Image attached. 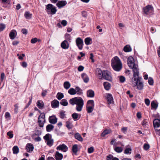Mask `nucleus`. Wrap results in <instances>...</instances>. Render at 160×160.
<instances>
[{
	"instance_id": "obj_1",
	"label": "nucleus",
	"mask_w": 160,
	"mask_h": 160,
	"mask_svg": "<svg viewBox=\"0 0 160 160\" xmlns=\"http://www.w3.org/2000/svg\"><path fill=\"white\" fill-rule=\"evenodd\" d=\"M69 103L72 105H76V109L78 112L82 110L84 105V101L82 98L80 97H76L70 99Z\"/></svg>"
},
{
	"instance_id": "obj_2",
	"label": "nucleus",
	"mask_w": 160,
	"mask_h": 160,
	"mask_svg": "<svg viewBox=\"0 0 160 160\" xmlns=\"http://www.w3.org/2000/svg\"><path fill=\"white\" fill-rule=\"evenodd\" d=\"M111 66L113 69L117 72H119L122 68L121 62L117 56L115 57L112 59Z\"/></svg>"
},
{
	"instance_id": "obj_3",
	"label": "nucleus",
	"mask_w": 160,
	"mask_h": 160,
	"mask_svg": "<svg viewBox=\"0 0 160 160\" xmlns=\"http://www.w3.org/2000/svg\"><path fill=\"white\" fill-rule=\"evenodd\" d=\"M97 76L99 79L102 78L110 81V76L109 72L107 71H102L99 68L97 69Z\"/></svg>"
},
{
	"instance_id": "obj_4",
	"label": "nucleus",
	"mask_w": 160,
	"mask_h": 160,
	"mask_svg": "<svg viewBox=\"0 0 160 160\" xmlns=\"http://www.w3.org/2000/svg\"><path fill=\"white\" fill-rule=\"evenodd\" d=\"M45 10L48 14L54 15L57 11L56 8L52 4H48L45 6Z\"/></svg>"
},
{
	"instance_id": "obj_5",
	"label": "nucleus",
	"mask_w": 160,
	"mask_h": 160,
	"mask_svg": "<svg viewBox=\"0 0 160 160\" xmlns=\"http://www.w3.org/2000/svg\"><path fill=\"white\" fill-rule=\"evenodd\" d=\"M143 10L144 13L147 15H151L153 13V8L151 5H147L143 8Z\"/></svg>"
},
{
	"instance_id": "obj_6",
	"label": "nucleus",
	"mask_w": 160,
	"mask_h": 160,
	"mask_svg": "<svg viewBox=\"0 0 160 160\" xmlns=\"http://www.w3.org/2000/svg\"><path fill=\"white\" fill-rule=\"evenodd\" d=\"M45 122V114L43 112L41 113L38 118V123L39 126L41 128L43 127Z\"/></svg>"
},
{
	"instance_id": "obj_7",
	"label": "nucleus",
	"mask_w": 160,
	"mask_h": 160,
	"mask_svg": "<svg viewBox=\"0 0 160 160\" xmlns=\"http://www.w3.org/2000/svg\"><path fill=\"white\" fill-rule=\"evenodd\" d=\"M76 45L80 50H82L83 48V40L80 38L78 37L76 40Z\"/></svg>"
},
{
	"instance_id": "obj_8",
	"label": "nucleus",
	"mask_w": 160,
	"mask_h": 160,
	"mask_svg": "<svg viewBox=\"0 0 160 160\" xmlns=\"http://www.w3.org/2000/svg\"><path fill=\"white\" fill-rule=\"evenodd\" d=\"M48 121L50 123L54 124L57 122L58 118L55 115H53L49 117Z\"/></svg>"
},
{
	"instance_id": "obj_9",
	"label": "nucleus",
	"mask_w": 160,
	"mask_h": 160,
	"mask_svg": "<svg viewBox=\"0 0 160 160\" xmlns=\"http://www.w3.org/2000/svg\"><path fill=\"white\" fill-rule=\"evenodd\" d=\"M56 149L57 150H61L62 151L65 152L68 150V148L65 144H62L58 146Z\"/></svg>"
},
{
	"instance_id": "obj_10",
	"label": "nucleus",
	"mask_w": 160,
	"mask_h": 160,
	"mask_svg": "<svg viewBox=\"0 0 160 160\" xmlns=\"http://www.w3.org/2000/svg\"><path fill=\"white\" fill-rule=\"evenodd\" d=\"M141 79V78H139V77L136 76L134 77L133 76V77L132 78V85H133L134 87L136 86L137 83L138 82H139L140 80V79Z\"/></svg>"
},
{
	"instance_id": "obj_11",
	"label": "nucleus",
	"mask_w": 160,
	"mask_h": 160,
	"mask_svg": "<svg viewBox=\"0 0 160 160\" xmlns=\"http://www.w3.org/2000/svg\"><path fill=\"white\" fill-rule=\"evenodd\" d=\"M138 67V65H135L132 68H131L132 69L133 72V76L134 77L135 76L139 77V72Z\"/></svg>"
},
{
	"instance_id": "obj_12",
	"label": "nucleus",
	"mask_w": 160,
	"mask_h": 160,
	"mask_svg": "<svg viewBox=\"0 0 160 160\" xmlns=\"http://www.w3.org/2000/svg\"><path fill=\"white\" fill-rule=\"evenodd\" d=\"M127 62L128 66L130 68H132L135 65H137L135 64L134 59L132 57H130L128 58Z\"/></svg>"
},
{
	"instance_id": "obj_13",
	"label": "nucleus",
	"mask_w": 160,
	"mask_h": 160,
	"mask_svg": "<svg viewBox=\"0 0 160 160\" xmlns=\"http://www.w3.org/2000/svg\"><path fill=\"white\" fill-rule=\"evenodd\" d=\"M51 105L52 108H57L59 106V102L57 100L54 99L51 102Z\"/></svg>"
},
{
	"instance_id": "obj_14",
	"label": "nucleus",
	"mask_w": 160,
	"mask_h": 160,
	"mask_svg": "<svg viewBox=\"0 0 160 160\" xmlns=\"http://www.w3.org/2000/svg\"><path fill=\"white\" fill-rule=\"evenodd\" d=\"M67 4V2L66 1H60L57 3L56 5L58 8H61L65 6Z\"/></svg>"
},
{
	"instance_id": "obj_15",
	"label": "nucleus",
	"mask_w": 160,
	"mask_h": 160,
	"mask_svg": "<svg viewBox=\"0 0 160 160\" xmlns=\"http://www.w3.org/2000/svg\"><path fill=\"white\" fill-rule=\"evenodd\" d=\"M61 47L64 49H67L69 47L68 42L66 40L63 41L61 43Z\"/></svg>"
},
{
	"instance_id": "obj_16",
	"label": "nucleus",
	"mask_w": 160,
	"mask_h": 160,
	"mask_svg": "<svg viewBox=\"0 0 160 160\" xmlns=\"http://www.w3.org/2000/svg\"><path fill=\"white\" fill-rule=\"evenodd\" d=\"M26 149L27 152H32L34 149L33 145L32 144L30 143H28L27 144Z\"/></svg>"
},
{
	"instance_id": "obj_17",
	"label": "nucleus",
	"mask_w": 160,
	"mask_h": 160,
	"mask_svg": "<svg viewBox=\"0 0 160 160\" xmlns=\"http://www.w3.org/2000/svg\"><path fill=\"white\" fill-rule=\"evenodd\" d=\"M55 157L56 160H61L63 156L62 154L59 153L58 151H56L55 154Z\"/></svg>"
},
{
	"instance_id": "obj_18",
	"label": "nucleus",
	"mask_w": 160,
	"mask_h": 160,
	"mask_svg": "<svg viewBox=\"0 0 160 160\" xmlns=\"http://www.w3.org/2000/svg\"><path fill=\"white\" fill-rule=\"evenodd\" d=\"M81 114L74 112L72 114V117L74 121H77L80 118Z\"/></svg>"
},
{
	"instance_id": "obj_19",
	"label": "nucleus",
	"mask_w": 160,
	"mask_h": 160,
	"mask_svg": "<svg viewBox=\"0 0 160 160\" xmlns=\"http://www.w3.org/2000/svg\"><path fill=\"white\" fill-rule=\"evenodd\" d=\"M17 32L15 30H12L9 33V35L11 39H14L16 35Z\"/></svg>"
},
{
	"instance_id": "obj_20",
	"label": "nucleus",
	"mask_w": 160,
	"mask_h": 160,
	"mask_svg": "<svg viewBox=\"0 0 160 160\" xmlns=\"http://www.w3.org/2000/svg\"><path fill=\"white\" fill-rule=\"evenodd\" d=\"M153 124L155 128H159L160 126V120L155 119L153 121Z\"/></svg>"
},
{
	"instance_id": "obj_21",
	"label": "nucleus",
	"mask_w": 160,
	"mask_h": 160,
	"mask_svg": "<svg viewBox=\"0 0 160 160\" xmlns=\"http://www.w3.org/2000/svg\"><path fill=\"white\" fill-rule=\"evenodd\" d=\"M81 77L83 79L84 82L85 83H87L88 82L89 78L88 75L85 73H82L81 75Z\"/></svg>"
},
{
	"instance_id": "obj_22",
	"label": "nucleus",
	"mask_w": 160,
	"mask_h": 160,
	"mask_svg": "<svg viewBox=\"0 0 160 160\" xmlns=\"http://www.w3.org/2000/svg\"><path fill=\"white\" fill-rule=\"evenodd\" d=\"M74 138L76 139L80 142H82L83 140L81 135L78 132H77L75 134Z\"/></svg>"
},
{
	"instance_id": "obj_23",
	"label": "nucleus",
	"mask_w": 160,
	"mask_h": 160,
	"mask_svg": "<svg viewBox=\"0 0 160 160\" xmlns=\"http://www.w3.org/2000/svg\"><path fill=\"white\" fill-rule=\"evenodd\" d=\"M87 95L88 97L92 98L94 96V92L92 90H89L87 91Z\"/></svg>"
},
{
	"instance_id": "obj_24",
	"label": "nucleus",
	"mask_w": 160,
	"mask_h": 160,
	"mask_svg": "<svg viewBox=\"0 0 160 160\" xmlns=\"http://www.w3.org/2000/svg\"><path fill=\"white\" fill-rule=\"evenodd\" d=\"M54 128L53 125L51 124H48L46 127V129L47 132H50L53 130Z\"/></svg>"
},
{
	"instance_id": "obj_25",
	"label": "nucleus",
	"mask_w": 160,
	"mask_h": 160,
	"mask_svg": "<svg viewBox=\"0 0 160 160\" xmlns=\"http://www.w3.org/2000/svg\"><path fill=\"white\" fill-rule=\"evenodd\" d=\"M136 86H137V88L139 90L142 89L143 87V83L141 81V79L137 83Z\"/></svg>"
},
{
	"instance_id": "obj_26",
	"label": "nucleus",
	"mask_w": 160,
	"mask_h": 160,
	"mask_svg": "<svg viewBox=\"0 0 160 160\" xmlns=\"http://www.w3.org/2000/svg\"><path fill=\"white\" fill-rule=\"evenodd\" d=\"M114 150L117 152L120 153L122 151L123 149L122 147H118L117 146L113 147Z\"/></svg>"
},
{
	"instance_id": "obj_27",
	"label": "nucleus",
	"mask_w": 160,
	"mask_h": 160,
	"mask_svg": "<svg viewBox=\"0 0 160 160\" xmlns=\"http://www.w3.org/2000/svg\"><path fill=\"white\" fill-rule=\"evenodd\" d=\"M32 14L29 11L25 12L24 13V16L27 19H30L32 17Z\"/></svg>"
},
{
	"instance_id": "obj_28",
	"label": "nucleus",
	"mask_w": 160,
	"mask_h": 160,
	"mask_svg": "<svg viewBox=\"0 0 160 160\" xmlns=\"http://www.w3.org/2000/svg\"><path fill=\"white\" fill-rule=\"evenodd\" d=\"M103 86L105 90H108L110 89V83L109 82H104L103 83Z\"/></svg>"
},
{
	"instance_id": "obj_29",
	"label": "nucleus",
	"mask_w": 160,
	"mask_h": 160,
	"mask_svg": "<svg viewBox=\"0 0 160 160\" xmlns=\"http://www.w3.org/2000/svg\"><path fill=\"white\" fill-rule=\"evenodd\" d=\"M90 106L94 108V103L93 100H89L88 101L87 103V106Z\"/></svg>"
},
{
	"instance_id": "obj_30",
	"label": "nucleus",
	"mask_w": 160,
	"mask_h": 160,
	"mask_svg": "<svg viewBox=\"0 0 160 160\" xmlns=\"http://www.w3.org/2000/svg\"><path fill=\"white\" fill-rule=\"evenodd\" d=\"M123 50L124 52H130L132 50V49L129 45H126L124 47Z\"/></svg>"
},
{
	"instance_id": "obj_31",
	"label": "nucleus",
	"mask_w": 160,
	"mask_h": 160,
	"mask_svg": "<svg viewBox=\"0 0 160 160\" xmlns=\"http://www.w3.org/2000/svg\"><path fill=\"white\" fill-rule=\"evenodd\" d=\"M37 106L40 109H42L44 106V104L41 101H38L37 102Z\"/></svg>"
},
{
	"instance_id": "obj_32",
	"label": "nucleus",
	"mask_w": 160,
	"mask_h": 160,
	"mask_svg": "<svg viewBox=\"0 0 160 160\" xmlns=\"http://www.w3.org/2000/svg\"><path fill=\"white\" fill-rule=\"evenodd\" d=\"M92 40L90 38H85L84 42L86 45H89L92 43Z\"/></svg>"
},
{
	"instance_id": "obj_33",
	"label": "nucleus",
	"mask_w": 160,
	"mask_h": 160,
	"mask_svg": "<svg viewBox=\"0 0 160 160\" xmlns=\"http://www.w3.org/2000/svg\"><path fill=\"white\" fill-rule=\"evenodd\" d=\"M63 86L65 89H68L70 87L71 84L69 82L66 81L64 83Z\"/></svg>"
},
{
	"instance_id": "obj_34",
	"label": "nucleus",
	"mask_w": 160,
	"mask_h": 160,
	"mask_svg": "<svg viewBox=\"0 0 160 160\" xmlns=\"http://www.w3.org/2000/svg\"><path fill=\"white\" fill-rule=\"evenodd\" d=\"M12 151L13 154H18L19 151V149L18 147L17 146H14L12 148Z\"/></svg>"
},
{
	"instance_id": "obj_35",
	"label": "nucleus",
	"mask_w": 160,
	"mask_h": 160,
	"mask_svg": "<svg viewBox=\"0 0 160 160\" xmlns=\"http://www.w3.org/2000/svg\"><path fill=\"white\" fill-rule=\"evenodd\" d=\"M56 97L58 100H60L64 98V95L62 93L58 92L57 93Z\"/></svg>"
},
{
	"instance_id": "obj_36",
	"label": "nucleus",
	"mask_w": 160,
	"mask_h": 160,
	"mask_svg": "<svg viewBox=\"0 0 160 160\" xmlns=\"http://www.w3.org/2000/svg\"><path fill=\"white\" fill-rule=\"evenodd\" d=\"M35 133L32 135V137H33L35 136H39L41 134L42 131L40 130H36L34 131Z\"/></svg>"
},
{
	"instance_id": "obj_37",
	"label": "nucleus",
	"mask_w": 160,
	"mask_h": 160,
	"mask_svg": "<svg viewBox=\"0 0 160 160\" xmlns=\"http://www.w3.org/2000/svg\"><path fill=\"white\" fill-rule=\"evenodd\" d=\"M105 98L106 100L107 101L108 107H109L110 104V93H106Z\"/></svg>"
},
{
	"instance_id": "obj_38",
	"label": "nucleus",
	"mask_w": 160,
	"mask_h": 160,
	"mask_svg": "<svg viewBox=\"0 0 160 160\" xmlns=\"http://www.w3.org/2000/svg\"><path fill=\"white\" fill-rule=\"evenodd\" d=\"M60 104L63 106H66L68 105V103L67 100L64 99H62L60 102Z\"/></svg>"
},
{
	"instance_id": "obj_39",
	"label": "nucleus",
	"mask_w": 160,
	"mask_h": 160,
	"mask_svg": "<svg viewBox=\"0 0 160 160\" xmlns=\"http://www.w3.org/2000/svg\"><path fill=\"white\" fill-rule=\"evenodd\" d=\"M76 90L73 88H70L68 91V93L71 95H73L76 94Z\"/></svg>"
},
{
	"instance_id": "obj_40",
	"label": "nucleus",
	"mask_w": 160,
	"mask_h": 160,
	"mask_svg": "<svg viewBox=\"0 0 160 160\" xmlns=\"http://www.w3.org/2000/svg\"><path fill=\"white\" fill-rule=\"evenodd\" d=\"M75 90H76V93L78 95H80L82 93V90L79 87H76Z\"/></svg>"
},
{
	"instance_id": "obj_41",
	"label": "nucleus",
	"mask_w": 160,
	"mask_h": 160,
	"mask_svg": "<svg viewBox=\"0 0 160 160\" xmlns=\"http://www.w3.org/2000/svg\"><path fill=\"white\" fill-rule=\"evenodd\" d=\"M52 138V135L49 133H47L43 137V139L45 141H48Z\"/></svg>"
},
{
	"instance_id": "obj_42",
	"label": "nucleus",
	"mask_w": 160,
	"mask_h": 160,
	"mask_svg": "<svg viewBox=\"0 0 160 160\" xmlns=\"http://www.w3.org/2000/svg\"><path fill=\"white\" fill-rule=\"evenodd\" d=\"M94 108L92 107H90V106H86V110L88 113H90L92 112Z\"/></svg>"
},
{
	"instance_id": "obj_43",
	"label": "nucleus",
	"mask_w": 160,
	"mask_h": 160,
	"mask_svg": "<svg viewBox=\"0 0 160 160\" xmlns=\"http://www.w3.org/2000/svg\"><path fill=\"white\" fill-rule=\"evenodd\" d=\"M54 142L53 139L52 138L49 139V140L47 141V144L50 147L52 146Z\"/></svg>"
},
{
	"instance_id": "obj_44",
	"label": "nucleus",
	"mask_w": 160,
	"mask_h": 160,
	"mask_svg": "<svg viewBox=\"0 0 160 160\" xmlns=\"http://www.w3.org/2000/svg\"><path fill=\"white\" fill-rule=\"evenodd\" d=\"M158 106V105L155 102L152 101L151 103V107L152 109V108L156 109Z\"/></svg>"
},
{
	"instance_id": "obj_45",
	"label": "nucleus",
	"mask_w": 160,
	"mask_h": 160,
	"mask_svg": "<svg viewBox=\"0 0 160 160\" xmlns=\"http://www.w3.org/2000/svg\"><path fill=\"white\" fill-rule=\"evenodd\" d=\"M78 145L77 144L74 145L72 147V151L74 153H76L78 151Z\"/></svg>"
},
{
	"instance_id": "obj_46",
	"label": "nucleus",
	"mask_w": 160,
	"mask_h": 160,
	"mask_svg": "<svg viewBox=\"0 0 160 160\" xmlns=\"http://www.w3.org/2000/svg\"><path fill=\"white\" fill-rule=\"evenodd\" d=\"M66 127L68 129H70L72 128V124L69 121H67L66 122Z\"/></svg>"
},
{
	"instance_id": "obj_47",
	"label": "nucleus",
	"mask_w": 160,
	"mask_h": 160,
	"mask_svg": "<svg viewBox=\"0 0 160 160\" xmlns=\"http://www.w3.org/2000/svg\"><path fill=\"white\" fill-rule=\"evenodd\" d=\"M65 111L62 110L60 112V117L61 118L63 119L65 116Z\"/></svg>"
},
{
	"instance_id": "obj_48",
	"label": "nucleus",
	"mask_w": 160,
	"mask_h": 160,
	"mask_svg": "<svg viewBox=\"0 0 160 160\" xmlns=\"http://www.w3.org/2000/svg\"><path fill=\"white\" fill-rule=\"evenodd\" d=\"M119 143V142H116V140L115 139L112 140L111 141V144L113 145V147L118 146Z\"/></svg>"
},
{
	"instance_id": "obj_49",
	"label": "nucleus",
	"mask_w": 160,
	"mask_h": 160,
	"mask_svg": "<svg viewBox=\"0 0 160 160\" xmlns=\"http://www.w3.org/2000/svg\"><path fill=\"white\" fill-rule=\"evenodd\" d=\"M66 40L67 41H70L71 40V37L70 35L68 33H66L65 35Z\"/></svg>"
},
{
	"instance_id": "obj_50",
	"label": "nucleus",
	"mask_w": 160,
	"mask_h": 160,
	"mask_svg": "<svg viewBox=\"0 0 160 160\" xmlns=\"http://www.w3.org/2000/svg\"><path fill=\"white\" fill-rule=\"evenodd\" d=\"M110 131L109 130H105L101 134V136L102 137H105L106 135L109 133Z\"/></svg>"
},
{
	"instance_id": "obj_51",
	"label": "nucleus",
	"mask_w": 160,
	"mask_h": 160,
	"mask_svg": "<svg viewBox=\"0 0 160 160\" xmlns=\"http://www.w3.org/2000/svg\"><path fill=\"white\" fill-rule=\"evenodd\" d=\"M131 149L130 148H126L124 151V152L126 154H130L131 153Z\"/></svg>"
},
{
	"instance_id": "obj_52",
	"label": "nucleus",
	"mask_w": 160,
	"mask_h": 160,
	"mask_svg": "<svg viewBox=\"0 0 160 160\" xmlns=\"http://www.w3.org/2000/svg\"><path fill=\"white\" fill-rule=\"evenodd\" d=\"M148 82L149 85H152L153 84V81L152 78L149 77L148 78Z\"/></svg>"
},
{
	"instance_id": "obj_53",
	"label": "nucleus",
	"mask_w": 160,
	"mask_h": 160,
	"mask_svg": "<svg viewBox=\"0 0 160 160\" xmlns=\"http://www.w3.org/2000/svg\"><path fill=\"white\" fill-rule=\"evenodd\" d=\"M149 148L150 146L148 144L145 143L143 146V149L145 150L148 149Z\"/></svg>"
},
{
	"instance_id": "obj_54",
	"label": "nucleus",
	"mask_w": 160,
	"mask_h": 160,
	"mask_svg": "<svg viewBox=\"0 0 160 160\" xmlns=\"http://www.w3.org/2000/svg\"><path fill=\"white\" fill-rule=\"evenodd\" d=\"M5 28V25L3 23H0V31H2Z\"/></svg>"
},
{
	"instance_id": "obj_55",
	"label": "nucleus",
	"mask_w": 160,
	"mask_h": 160,
	"mask_svg": "<svg viewBox=\"0 0 160 160\" xmlns=\"http://www.w3.org/2000/svg\"><path fill=\"white\" fill-rule=\"evenodd\" d=\"M29 101L25 108V109L27 108L30 105L32 102V98H29Z\"/></svg>"
},
{
	"instance_id": "obj_56",
	"label": "nucleus",
	"mask_w": 160,
	"mask_h": 160,
	"mask_svg": "<svg viewBox=\"0 0 160 160\" xmlns=\"http://www.w3.org/2000/svg\"><path fill=\"white\" fill-rule=\"evenodd\" d=\"M7 134L9 136L10 138H12L13 136V134L12 131H9L7 133Z\"/></svg>"
},
{
	"instance_id": "obj_57",
	"label": "nucleus",
	"mask_w": 160,
	"mask_h": 160,
	"mask_svg": "<svg viewBox=\"0 0 160 160\" xmlns=\"http://www.w3.org/2000/svg\"><path fill=\"white\" fill-rule=\"evenodd\" d=\"M94 148L93 147H91L88 148V152L89 153H91L93 152Z\"/></svg>"
},
{
	"instance_id": "obj_58",
	"label": "nucleus",
	"mask_w": 160,
	"mask_h": 160,
	"mask_svg": "<svg viewBox=\"0 0 160 160\" xmlns=\"http://www.w3.org/2000/svg\"><path fill=\"white\" fill-rule=\"evenodd\" d=\"M119 80L121 82L123 83L125 81V78L124 76H121L119 77Z\"/></svg>"
},
{
	"instance_id": "obj_59",
	"label": "nucleus",
	"mask_w": 160,
	"mask_h": 160,
	"mask_svg": "<svg viewBox=\"0 0 160 160\" xmlns=\"http://www.w3.org/2000/svg\"><path fill=\"white\" fill-rule=\"evenodd\" d=\"M21 65L24 68H26L27 67V64L25 62H23L21 64Z\"/></svg>"
},
{
	"instance_id": "obj_60",
	"label": "nucleus",
	"mask_w": 160,
	"mask_h": 160,
	"mask_svg": "<svg viewBox=\"0 0 160 160\" xmlns=\"http://www.w3.org/2000/svg\"><path fill=\"white\" fill-rule=\"evenodd\" d=\"M21 32L24 34L26 35L28 33L27 30L25 28H23L22 29Z\"/></svg>"
},
{
	"instance_id": "obj_61",
	"label": "nucleus",
	"mask_w": 160,
	"mask_h": 160,
	"mask_svg": "<svg viewBox=\"0 0 160 160\" xmlns=\"http://www.w3.org/2000/svg\"><path fill=\"white\" fill-rule=\"evenodd\" d=\"M38 41V39L37 38H32L31 40V42L32 43H35Z\"/></svg>"
},
{
	"instance_id": "obj_62",
	"label": "nucleus",
	"mask_w": 160,
	"mask_h": 160,
	"mask_svg": "<svg viewBox=\"0 0 160 160\" xmlns=\"http://www.w3.org/2000/svg\"><path fill=\"white\" fill-rule=\"evenodd\" d=\"M84 68L83 66L80 65L78 67V70L79 72L82 71Z\"/></svg>"
},
{
	"instance_id": "obj_63",
	"label": "nucleus",
	"mask_w": 160,
	"mask_h": 160,
	"mask_svg": "<svg viewBox=\"0 0 160 160\" xmlns=\"http://www.w3.org/2000/svg\"><path fill=\"white\" fill-rule=\"evenodd\" d=\"M145 102L147 106H148L150 103V101L148 99H146L145 100Z\"/></svg>"
},
{
	"instance_id": "obj_64",
	"label": "nucleus",
	"mask_w": 160,
	"mask_h": 160,
	"mask_svg": "<svg viewBox=\"0 0 160 160\" xmlns=\"http://www.w3.org/2000/svg\"><path fill=\"white\" fill-rule=\"evenodd\" d=\"M82 17L86 18L87 16V12L85 11H83L82 12Z\"/></svg>"
}]
</instances>
